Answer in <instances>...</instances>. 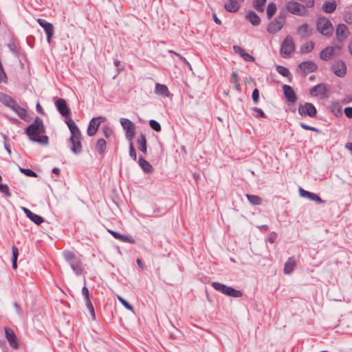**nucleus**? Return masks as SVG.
Segmentation results:
<instances>
[{"label":"nucleus","mask_w":352,"mask_h":352,"mask_svg":"<svg viewBox=\"0 0 352 352\" xmlns=\"http://www.w3.org/2000/svg\"><path fill=\"white\" fill-rule=\"evenodd\" d=\"M65 122L71 133L69 138V142L72 144L71 151L75 154H79L82 151V144L80 142L82 139L81 132L72 118L67 119Z\"/></svg>","instance_id":"nucleus-1"},{"label":"nucleus","mask_w":352,"mask_h":352,"mask_svg":"<svg viewBox=\"0 0 352 352\" xmlns=\"http://www.w3.org/2000/svg\"><path fill=\"white\" fill-rule=\"evenodd\" d=\"M63 257L76 276H81L84 273L83 264L79 257L73 252L65 250L63 252Z\"/></svg>","instance_id":"nucleus-2"},{"label":"nucleus","mask_w":352,"mask_h":352,"mask_svg":"<svg viewBox=\"0 0 352 352\" xmlns=\"http://www.w3.org/2000/svg\"><path fill=\"white\" fill-rule=\"evenodd\" d=\"M45 131L43 120L36 117L34 121L25 129V133L30 140V138H36V135L43 133Z\"/></svg>","instance_id":"nucleus-3"},{"label":"nucleus","mask_w":352,"mask_h":352,"mask_svg":"<svg viewBox=\"0 0 352 352\" xmlns=\"http://www.w3.org/2000/svg\"><path fill=\"white\" fill-rule=\"evenodd\" d=\"M316 29L322 35L329 37L333 34V27L329 19L320 16L316 21Z\"/></svg>","instance_id":"nucleus-4"},{"label":"nucleus","mask_w":352,"mask_h":352,"mask_svg":"<svg viewBox=\"0 0 352 352\" xmlns=\"http://www.w3.org/2000/svg\"><path fill=\"white\" fill-rule=\"evenodd\" d=\"M211 285L215 290L219 291L228 296L234 298H241L243 296V293L241 291L236 290L232 287L227 286L222 283L212 282Z\"/></svg>","instance_id":"nucleus-5"},{"label":"nucleus","mask_w":352,"mask_h":352,"mask_svg":"<svg viewBox=\"0 0 352 352\" xmlns=\"http://www.w3.org/2000/svg\"><path fill=\"white\" fill-rule=\"evenodd\" d=\"M296 46L294 39L291 36H287L283 41L280 50V55L283 58H289L295 51Z\"/></svg>","instance_id":"nucleus-6"},{"label":"nucleus","mask_w":352,"mask_h":352,"mask_svg":"<svg viewBox=\"0 0 352 352\" xmlns=\"http://www.w3.org/2000/svg\"><path fill=\"white\" fill-rule=\"evenodd\" d=\"M341 47L340 46L327 47L320 52V58L322 60L328 61L336 56H340Z\"/></svg>","instance_id":"nucleus-7"},{"label":"nucleus","mask_w":352,"mask_h":352,"mask_svg":"<svg viewBox=\"0 0 352 352\" xmlns=\"http://www.w3.org/2000/svg\"><path fill=\"white\" fill-rule=\"evenodd\" d=\"M298 112L302 117L308 116L314 118L317 113V110L312 103L305 102L304 104H300L298 105Z\"/></svg>","instance_id":"nucleus-8"},{"label":"nucleus","mask_w":352,"mask_h":352,"mask_svg":"<svg viewBox=\"0 0 352 352\" xmlns=\"http://www.w3.org/2000/svg\"><path fill=\"white\" fill-rule=\"evenodd\" d=\"M120 124L126 132V138L129 141H132L135 134V124L127 118H121Z\"/></svg>","instance_id":"nucleus-9"},{"label":"nucleus","mask_w":352,"mask_h":352,"mask_svg":"<svg viewBox=\"0 0 352 352\" xmlns=\"http://www.w3.org/2000/svg\"><path fill=\"white\" fill-rule=\"evenodd\" d=\"M286 8L290 13L298 16H305L308 12L305 6L296 1L289 2Z\"/></svg>","instance_id":"nucleus-10"},{"label":"nucleus","mask_w":352,"mask_h":352,"mask_svg":"<svg viewBox=\"0 0 352 352\" xmlns=\"http://www.w3.org/2000/svg\"><path fill=\"white\" fill-rule=\"evenodd\" d=\"M331 71L338 77H344L347 71L346 63L342 60H336L331 65Z\"/></svg>","instance_id":"nucleus-11"},{"label":"nucleus","mask_w":352,"mask_h":352,"mask_svg":"<svg viewBox=\"0 0 352 352\" xmlns=\"http://www.w3.org/2000/svg\"><path fill=\"white\" fill-rule=\"evenodd\" d=\"M105 120V118L102 116L93 118L89 122V126L87 128V133L89 136H94L102 122Z\"/></svg>","instance_id":"nucleus-12"},{"label":"nucleus","mask_w":352,"mask_h":352,"mask_svg":"<svg viewBox=\"0 0 352 352\" xmlns=\"http://www.w3.org/2000/svg\"><path fill=\"white\" fill-rule=\"evenodd\" d=\"M302 75L305 76L308 74L314 72L318 69V65L313 61H305L298 65Z\"/></svg>","instance_id":"nucleus-13"},{"label":"nucleus","mask_w":352,"mask_h":352,"mask_svg":"<svg viewBox=\"0 0 352 352\" xmlns=\"http://www.w3.org/2000/svg\"><path fill=\"white\" fill-rule=\"evenodd\" d=\"M56 107L57 108L59 113L64 117L66 118V120L71 114V110L67 107L66 101L63 98H58L55 102Z\"/></svg>","instance_id":"nucleus-14"},{"label":"nucleus","mask_w":352,"mask_h":352,"mask_svg":"<svg viewBox=\"0 0 352 352\" xmlns=\"http://www.w3.org/2000/svg\"><path fill=\"white\" fill-rule=\"evenodd\" d=\"M37 22L44 29L47 34V43H50L54 32L53 25L42 19H38Z\"/></svg>","instance_id":"nucleus-15"},{"label":"nucleus","mask_w":352,"mask_h":352,"mask_svg":"<svg viewBox=\"0 0 352 352\" xmlns=\"http://www.w3.org/2000/svg\"><path fill=\"white\" fill-rule=\"evenodd\" d=\"M4 331H5L6 338L8 340L10 346L14 349H17L19 346V344H18V342L16 340V336L14 331L12 329H10L8 327H6L4 328Z\"/></svg>","instance_id":"nucleus-16"},{"label":"nucleus","mask_w":352,"mask_h":352,"mask_svg":"<svg viewBox=\"0 0 352 352\" xmlns=\"http://www.w3.org/2000/svg\"><path fill=\"white\" fill-rule=\"evenodd\" d=\"M349 35L347 26L343 23L338 24L336 28V37L339 41H344Z\"/></svg>","instance_id":"nucleus-17"},{"label":"nucleus","mask_w":352,"mask_h":352,"mask_svg":"<svg viewBox=\"0 0 352 352\" xmlns=\"http://www.w3.org/2000/svg\"><path fill=\"white\" fill-rule=\"evenodd\" d=\"M300 195L302 197L307 198L311 201H316L318 204H323L324 201L322 200L317 194L305 190L302 188H299Z\"/></svg>","instance_id":"nucleus-18"},{"label":"nucleus","mask_w":352,"mask_h":352,"mask_svg":"<svg viewBox=\"0 0 352 352\" xmlns=\"http://www.w3.org/2000/svg\"><path fill=\"white\" fill-rule=\"evenodd\" d=\"M10 51L16 56L20 57L21 55V47L19 41L16 38H12L7 44Z\"/></svg>","instance_id":"nucleus-19"},{"label":"nucleus","mask_w":352,"mask_h":352,"mask_svg":"<svg viewBox=\"0 0 352 352\" xmlns=\"http://www.w3.org/2000/svg\"><path fill=\"white\" fill-rule=\"evenodd\" d=\"M284 95L287 100L291 103H294L297 100V96L293 88L287 85H284L283 87Z\"/></svg>","instance_id":"nucleus-20"},{"label":"nucleus","mask_w":352,"mask_h":352,"mask_svg":"<svg viewBox=\"0 0 352 352\" xmlns=\"http://www.w3.org/2000/svg\"><path fill=\"white\" fill-rule=\"evenodd\" d=\"M284 25L285 23L281 22L280 21H278L276 19H274L269 23L267 28V31L270 34H275L279 32L283 28Z\"/></svg>","instance_id":"nucleus-21"},{"label":"nucleus","mask_w":352,"mask_h":352,"mask_svg":"<svg viewBox=\"0 0 352 352\" xmlns=\"http://www.w3.org/2000/svg\"><path fill=\"white\" fill-rule=\"evenodd\" d=\"M296 32L301 38H307L312 35L313 29L310 28L307 23H303L298 28Z\"/></svg>","instance_id":"nucleus-22"},{"label":"nucleus","mask_w":352,"mask_h":352,"mask_svg":"<svg viewBox=\"0 0 352 352\" xmlns=\"http://www.w3.org/2000/svg\"><path fill=\"white\" fill-rule=\"evenodd\" d=\"M240 3L238 0H228V2L225 3V9L230 12H236L239 10L240 8Z\"/></svg>","instance_id":"nucleus-23"},{"label":"nucleus","mask_w":352,"mask_h":352,"mask_svg":"<svg viewBox=\"0 0 352 352\" xmlns=\"http://www.w3.org/2000/svg\"><path fill=\"white\" fill-rule=\"evenodd\" d=\"M327 91V88L324 84H318L314 87H313L310 91L309 94L311 96H317L318 95H324Z\"/></svg>","instance_id":"nucleus-24"},{"label":"nucleus","mask_w":352,"mask_h":352,"mask_svg":"<svg viewBox=\"0 0 352 352\" xmlns=\"http://www.w3.org/2000/svg\"><path fill=\"white\" fill-rule=\"evenodd\" d=\"M10 109L14 111L21 119H25L27 116V111L24 108L20 107L16 101Z\"/></svg>","instance_id":"nucleus-25"},{"label":"nucleus","mask_w":352,"mask_h":352,"mask_svg":"<svg viewBox=\"0 0 352 352\" xmlns=\"http://www.w3.org/2000/svg\"><path fill=\"white\" fill-rule=\"evenodd\" d=\"M138 163L140 166L146 173H151L153 171V168L151 164L147 162L144 157H140Z\"/></svg>","instance_id":"nucleus-26"},{"label":"nucleus","mask_w":352,"mask_h":352,"mask_svg":"<svg viewBox=\"0 0 352 352\" xmlns=\"http://www.w3.org/2000/svg\"><path fill=\"white\" fill-rule=\"evenodd\" d=\"M155 92L160 96L168 97L170 94L168 87L165 85L156 83L155 87Z\"/></svg>","instance_id":"nucleus-27"},{"label":"nucleus","mask_w":352,"mask_h":352,"mask_svg":"<svg viewBox=\"0 0 352 352\" xmlns=\"http://www.w3.org/2000/svg\"><path fill=\"white\" fill-rule=\"evenodd\" d=\"M246 19L253 25H258L261 20L258 14L254 11H249L246 14Z\"/></svg>","instance_id":"nucleus-28"},{"label":"nucleus","mask_w":352,"mask_h":352,"mask_svg":"<svg viewBox=\"0 0 352 352\" xmlns=\"http://www.w3.org/2000/svg\"><path fill=\"white\" fill-rule=\"evenodd\" d=\"M0 101L9 108H11L15 102V100L11 96L3 93L0 94Z\"/></svg>","instance_id":"nucleus-29"},{"label":"nucleus","mask_w":352,"mask_h":352,"mask_svg":"<svg viewBox=\"0 0 352 352\" xmlns=\"http://www.w3.org/2000/svg\"><path fill=\"white\" fill-rule=\"evenodd\" d=\"M337 5L334 0L327 1L322 6V10L326 13H332L336 9Z\"/></svg>","instance_id":"nucleus-30"},{"label":"nucleus","mask_w":352,"mask_h":352,"mask_svg":"<svg viewBox=\"0 0 352 352\" xmlns=\"http://www.w3.org/2000/svg\"><path fill=\"white\" fill-rule=\"evenodd\" d=\"M137 142L138 144L139 150L141 151L144 155H146L147 148L146 137L143 134H141L140 136L138 138Z\"/></svg>","instance_id":"nucleus-31"},{"label":"nucleus","mask_w":352,"mask_h":352,"mask_svg":"<svg viewBox=\"0 0 352 352\" xmlns=\"http://www.w3.org/2000/svg\"><path fill=\"white\" fill-rule=\"evenodd\" d=\"M296 265V262L293 258H289L287 261L285 263L284 265V273L286 274H289L292 273L294 270V266Z\"/></svg>","instance_id":"nucleus-32"},{"label":"nucleus","mask_w":352,"mask_h":352,"mask_svg":"<svg viewBox=\"0 0 352 352\" xmlns=\"http://www.w3.org/2000/svg\"><path fill=\"white\" fill-rule=\"evenodd\" d=\"M106 147L107 142L104 139L100 138L97 141L96 144V149L100 155H103L104 153Z\"/></svg>","instance_id":"nucleus-33"},{"label":"nucleus","mask_w":352,"mask_h":352,"mask_svg":"<svg viewBox=\"0 0 352 352\" xmlns=\"http://www.w3.org/2000/svg\"><path fill=\"white\" fill-rule=\"evenodd\" d=\"M246 197L248 200L254 206H257L261 204L262 199L258 195L246 194Z\"/></svg>","instance_id":"nucleus-34"},{"label":"nucleus","mask_w":352,"mask_h":352,"mask_svg":"<svg viewBox=\"0 0 352 352\" xmlns=\"http://www.w3.org/2000/svg\"><path fill=\"white\" fill-rule=\"evenodd\" d=\"M314 46H315V43L313 41H308V42L305 43L301 47V49H300L301 52L303 54L309 53L314 50Z\"/></svg>","instance_id":"nucleus-35"},{"label":"nucleus","mask_w":352,"mask_h":352,"mask_svg":"<svg viewBox=\"0 0 352 352\" xmlns=\"http://www.w3.org/2000/svg\"><path fill=\"white\" fill-rule=\"evenodd\" d=\"M267 0H254V7L260 12H263L265 10V5Z\"/></svg>","instance_id":"nucleus-36"},{"label":"nucleus","mask_w":352,"mask_h":352,"mask_svg":"<svg viewBox=\"0 0 352 352\" xmlns=\"http://www.w3.org/2000/svg\"><path fill=\"white\" fill-rule=\"evenodd\" d=\"M276 9L277 8L275 3H270V4H268L267 8V19H271L273 15L276 13Z\"/></svg>","instance_id":"nucleus-37"},{"label":"nucleus","mask_w":352,"mask_h":352,"mask_svg":"<svg viewBox=\"0 0 352 352\" xmlns=\"http://www.w3.org/2000/svg\"><path fill=\"white\" fill-rule=\"evenodd\" d=\"M30 140L43 145H47L49 142V138L47 135H42L41 137L30 138Z\"/></svg>","instance_id":"nucleus-38"},{"label":"nucleus","mask_w":352,"mask_h":352,"mask_svg":"<svg viewBox=\"0 0 352 352\" xmlns=\"http://www.w3.org/2000/svg\"><path fill=\"white\" fill-rule=\"evenodd\" d=\"M251 110L254 112L252 113V115L256 118H267L266 114L263 112V111L261 109L258 108V107H253L251 109Z\"/></svg>","instance_id":"nucleus-39"},{"label":"nucleus","mask_w":352,"mask_h":352,"mask_svg":"<svg viewBox=\"0 0 352 352\" xmlns=\"http://www.w3.org/2000/svg\"><path fill=\"white\" fill-rule=\"evenodd\" d=\"M277 72L284 77H288L290 75L289 69L282 65H276V67Z\"/></svg>","instance_id":"nucleus-40"},{"label":"nucleus","mask_w":352,"mask_h":352,"mask_svg":"<svg viewBox=\"0 0 352 352\" xmlns=\"http://www.w3.org/2000/svg\"><path fill=\"white\" fill-rule=\"evenodd\" d=\"M118 300H119V302L128 310L129 311H133V307L129 304L125 299H124L122 297H121L120 296H118Z\"/></svg>","instance_id":"nucleus-41"},{"label":"nucleus","mask_w":352,"mask_h":352,"mask_svg":"<svg viewBox=\"0 0 352 352\" xmlns=\"http://www.w3.org/2000/svg\"><path fill=\"white\" fill-rule=\"evenodd\" d=\"M19 170L28 177H36L38 176L36 173L29 168H20Z\"/></svg>","instance_id":"nucleus-42"},{"label":"nucleus","mask_w":352,"mask_h":352,"mask_svg":"<svg viewBox=\"0 0 352 352\" xmlns=\"http://www.w3.org/2000/svg\"><path fill=\"white\" fill-rule=\"evenodd\" d=\"M29 219L36 225H41L44 221V219L42 217L34 213Z\"/></svg>","instance_id":"nucleus-43"},{"label":"nucleus","mask_w":352,"mask_h":352,"mask_svg":"<svg viewBox=\"0 0 352 352\" xmlns=\"http://www.w3.org/2000/svg\"><path fill=\"white\" fill-rule=\"evenodd\" d=\"M119 240L122 242L129 243L131 244H134L135 243V240L133 239V237L129 235L121 234Z\"/></svg>","instance_id":"nucleus-44"},{"label":"nucleus","mask_w":352,"mask_h":352,"mask_svg":"<svg viewBox=\"0 0 352 352\" xmlns=\"http://www.w3.org/2000/svg\"><path fill=\"white\" fill-rule=\"evenodd\" d=\"M85 305L91 314V318L93 320H96V314H95V311H94V305H93L92 302H91V300L85 302Z\"/></svg>","instance_id":"nucleus-45"},{"label":"nucleus","mask_w":352,"mask_h":352,"mask_svg":"<svg viewBox=\"0 0 352 352\" xmlns=\"http://www.w3.org/2000/svg\"><path fill=\"white\" fill-rule=\"evenodd\" d=\"M101 130L106 138H109L113 133L112 129L107 125H104Z\"/></svg>","instance_id":"nucleus-46"},{"label":"nucleus","mask_w":352,"mask_h":352,"mask_svg":"<svg viewBox=\"0 0 352 352\" xmlns=\"http://www.w3.org/2000/svg\"><path fill=\"white\" fill-rule=\"evenodd\" d=\"M150 126L155 131L159 132L161 131L160 124L155 120H151L149 121Z\"/></svg>","instance_id":"nucleus-47"},{"label":"nucleus","mask_w":352,"mask_h":352,"mask_svg":"<svg viewBox=\"0 0 352 352\" xmlns=\"http://www.w3.org/2000/svg\"><path fill=\"white\" fill-rule=\"evenodd\" d=\"M0 192L4 194L6 197H10L11 193L10 192L8 185L0 183Z\"/></svg>","instance_id":"nucleus-48"},{"label":"nucleus","mask_w":352,"mask_h":352,"mask_svg":"<svg viewBox=\"0 0 352 352\" xmlns=\"http://www.w3.org/2000/svg\"><path fill=\"white\" fill-rule=\"evenodd\" d=\"M300 126L302 129H305V130L315 131V132H316V133H318L320 132V129H319L316 128V127H314V126H309V125L306 124H305V123H304V122H300Z\"/></svg>","instance_id":"nucleus-49"},{"label":"nucleus","mask_w":352,"mask_h":352,"mask_svg":"<svg viewBox=\"0 0 352 352\" xmlns=\"http://www.w3.org/2000/svg\"><path fill=\"white\" fill-rule=\"evenodd\" d=\"M129 155L134 161L136 160V159H137L136 151H135V149L131 141H130V145H129Z\"/></svg>","instance_id":"nucleus-50"},{"label":"nucleus","mask_w":352,"mask_h":352,"mask_svg":"<svg viewBox=\"0 0 352 352\" xmlns=\"http://www.w3.org/2000/svg\"><path fill=\"white\" fill-rule=\"evenodd\" d=\"M286 14L287 13L285 10H281L280 11L278 15L275 19H278V21H280L281 22L285 24Z\"/></svg>","instance_id":"nucleus-51"},{"label":"nucleus","mask_w":352,"mask_h":352,"mask_svg":"<svg viewBox=\"0 0 352 352\" xmlns=\"http://www.w3.org/2000/svg\"><path fill=\"white\" fill-rule=\"evenodd\" d=\"M252 100L254 104H258L259 100V91L258 89H254L252 91Z\"/></svg>","instance_id":"nucleus-52"},{"label":"nucleus","mask_w":352,"mask_h":352,"mask_svg":"<svg viewBox=\"0 0 352 352\" xmlns=\"http://www.w3.org/2000/svg\"><path fill=\"white\" fill-rule=\"evenodd\" d=\"M82 295L84 296V298H85V302H87L89 300H90V297H89V289H87V287L84 286L82 288Z\"/></svg>","instance_id":"nucleus-53"},{"label":"nucleus","mask_w":352,"mask_h":352,"mask_svg":"<svg viewBox=\"0 0 352 352\" xmlns=\"http://www.w3.org/2000/svg\"><path fill=\"white\" fill-rule=\"evenodd\" d=\"M241 57L245 61L253 62L254 60V58L245 52L243 54H241Z\"/></svg>","instance_id":"nucleus-54"},{"label":"nucleus","mask_w":352,"mask_h":352,"mask_svg":"<svg viewBox=\"0 0 352 352\" xmlns=\"http://www.w3.org/2000/svg\"><path fill=\"white\" fill-rule=\"evenodd\" d=\"M233 50L235 53L239 54L241 56V54H243L245 52L244 49H243L242 47H241L239 45H234Z\"/></svg>","instance_id":"nucleus-55"},{"label":"nucleus","mask_w":352,"mask_h":352,"mask_svg":"<svg viewBox=\"0 0 352 352\" xmlns=\"http://www.w3.org/2000/svg\"><path fill=\"white\" fill-rule=\"evenodd\" d=\"M12 259L17 260L19 256V250L16 246L12 248Z\"/></svg>","instance_id":"nucleus-56"},{"label":"nucleus","mask_w":352,"mask_h":352,"mask_svg":"<svg viewBox=\"0 0 352 352\" xmlns=\"http://www.w3.org/2000/svg\"><path fill=\"white\" fill-rule=\"evenodd\" d=\"M345 116L349 118H352V107H347L344 109Z\"/></svg>","instance_id":"nucleus-57"},{"label":"nucleus","mask_w":352,"mask_h":352,"mask_svg":"<svg viewBox=\"0 0 352 352\" xmlns=\"http://www.w3.org/2000/svg\"><path fill=\"white\" fill-rule=\"evenodd\" d=\"M276 239V234L275 232H272L267 238L268 241L270 243H274Z\"/></svg>","instance_id":"nucleus-58"},{"label":"nucleus","mask_w":352,"mask_h":352,"mask_svg":"<svg viewBox=\"0 0 352 352\" xmlns=\"http://www.w3.org/2000/svg\"><path fill=\"white\" fill-rule=\"evenodd\" d=\"M109 232L116 239H120L121 234L118 232L109 230Z\"/></svg>","instance_id":"nucleus-59"},{"label":"nucleus","mask_w":352,"mask_h":352,"mask_svg":"<svg viewBox=\"0 0 352 352\" xmlns=\"http://www.w3.org/2000/svg\"><path fill=\"white\" fill-rule=\"evenodd\" d=\"M22 210L28 218H30L33 214V212L31 210H30L28 208L23 207V208H22Z\"/></svg>","instance_id":"nucleus-60"},{"label":"nucleus","mask_w":352,"mask_h":352,"mask_svg":"<svg viewBox=\"0 0 352 352\" xmlns=\"http://www.w3.org/2000/svg\"><path fill=\"white\" fill-rule=\"evenodd\" d=\"M36 111L41 115H43L44 114V111H43V109L41 107V105L39 104V103H37L36 106Z\"/></svg>","instance_id":"nucleus-61"},{"label":"nucleus","mask_w":352,"mask_h":352,"mask_svg":"<svg viewBox=\"0 0 352 352\" xmlns=\"http://www.w3.org/2000/svg\"><path fill=\"white\" fill-rule=\"evenodd\" d=\"M212 19L217 24H221V21L217 17V14L214 12L212 14Z\"/></svg>","instance_id":"nucleus-62"},{"label":"nucleus","mask_w":352,"mask_h":352,"mask_svg":"<svg viewBox=\"0 0 352 352\" xmlns=\"http://www.w3.org/2000/svg\"><path fill=\"white\" fill-rule=\"evenodd\" d=\"M231 82L234 84V87L236 89V90H239L240 89V84L239 83L238 80H236V81H234L232 80H231Z\"/></svg>","instance_id":"nucleus-63"},{"label":"nucleus","mask_w":352,"mask_h":352,"mask_svg":"<svg viewBox=\"0 0 352 352\" xmlns=\"http://www.w3.org/2000/svg\"><path fill=\"white\" fill-rule=\"evenodd\" d=\"M258 228L262 232H267L269 229V227L267 225H262L259 226Z\"/></svg>","instance_id":"nucleus-64"}]
</instances>
